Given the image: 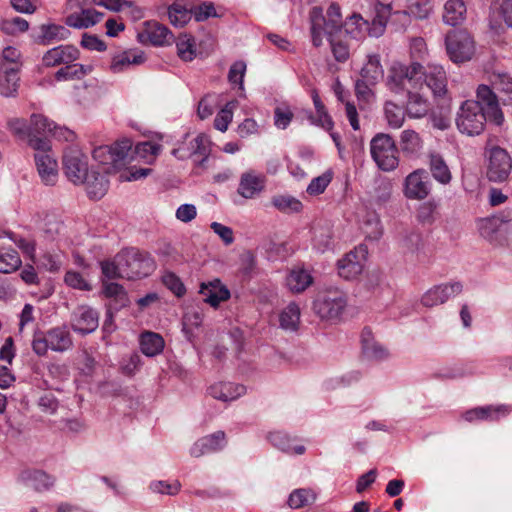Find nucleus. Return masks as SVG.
I'll return each instance as SVG.
<instances>
[{"instance_id":"nucleus-20","label":"nucleus","mask_w":512,"mask_h":512,"mask_svg":"<svg viewBox=\"0 0 512 512\" xmlns=\"http://www.w3.org/2000/svg\"><path fill=\"white\" fill-rule=\"evenodd\" d=\"M226 444V435L223 431L219 430L195 441L190 448V455L198 458L203 455L216 453L221 451Z\"/></svg>"},{"instance_id":"nucleus-27","label":"nucleus","mask_w":512,"mask_h":512,"mask_svg":"<svg viewBox=\"0 0 512 512\" xmlns=\"http://www.w3.org/2000/svg\"><path fill=\"white\" fill-rule=\"evenodd\" d=\"M18 480L27 487L37 491L49 489L53 483V478L42 470L25 469L19 474Z\"/></svg>"},{"instance_id":"nucleus-23","label":"nucleus","mask_w":512,"mask_h":512,"mask_svg":"<svg viewBox=\"0 0 512 512\" xmlns=\"http://www.w3.org/2000/svg\"><path fill=\"white\" fill-rule=\"evenodd\" d=\"M79 58V50L72 45H60L48 50L42 58L43 65L55 67L75 62Z\"/></svg>"},{"instance_id":"nucleus-53","label":"nucleus","mask_w":512,"mask_h":512,"mask_svg":"<svg viewBox=\"0 0 512 512\" xmlns=\"http://www.w3.org/2000/svg\"><path fill=\"white\" fill-rule=\"evenodd\" d=\"M493 85L503 95L504 104H512V77L508 74H497L494 77Z\"/></svg>"},{"instance_id":"nucleus-35","label":"nucleus","mask_w":512,"mask_h":512,"mask_svg":"<svg viewBox=\"0 0 512 512\" xmlns=\"http://www.w3.org/2000/svg\"><path fill=\"white\" fill-rule=\"evenodd\" d=\"M402 13L415 20H426L434 13L433 0H403Z\"/></svg>"},{"instance_id":"nucleus-44","label":"nucleus","mask_w":512,"mask_h":512,"mask_svg":"<svg viewBox=\"0 0 512 512\" xmlns=\"http://www.w3.org/2000/svg\"><path fill=\"white\" fill-rule=\"evenodd\" d=\"M92 71L91 66H86L80 63H70L65 64L64 67L60 68L55 73V79L58 81L63 80H74L81 79L84 76L88 75Z\"/></svg>"},{"instance_id":"nucleus-4","label":"nucleus","mask_w":512,"mask_h":512,"mask_svg":"<svg viewBox=\"0 0 512 512\" xmlns=\"http://www.w3.org/2000/svg\"><path fill=\"white\" fill-rule=\"evenodd\" d=\"M73 337L66 324L52 327L45 332H36L32 340V350L37 356H46L48 350L64 353L73 348Z\"/></svg>"},{"instance_id":"nucleus-51","label":"nucleus","mask_w":512,"mask_h":512,"mask_svg":"<svg viewBox=\"0 0 512 512\" xmlns=\"http://www.w3.org/2000/svg\"><path fill=\"white\" fill-rule=\"evenodd\" d=\"M7 126L10 132L17 138L21 140H28L29 145L30 138L37 137L36 135H32L30 124H28L23 118H11L7 121Z\"/></svg>"},{"instance_id":"nucleus-9","label":"nucleus","mask_w":512,"mask_h":512,"mask_svg":"<svg viewBox=\"0 0 512 512\" xmlns=\"http://www.w3.org/2000/svg\"><path fill=\"white\" fill-rule=\"evenodd\" d=\"M371 157L382 171H393L399 164L395 141L388 134L379 133L370 142Z\"/></svg>"},{"instance_id":"nucleus-38","label":"nucleus","mask_w":512,"mask_h":512,"mask_svg":"<svg viewBox=\"0 0 512 512\" xmlns=\"http://www.w3.org/2000/svg\"><path fill=\"white\" fill-rule=\"evenodd\" d=\"M300 316L299 305L295 302H290L279 314L280 328L285 331L296 332L299 328Z\"/></svg>"},{"instance_id":"nucleus-47","label":"nucleus","mask_w":512,"mask_h":512,"mask_svg":"<svg viewBox=\"0 0 512 512\" xmlns=\"http://www.w3.org/2000/svg\"><path fill=\"white\" fill-rule=\"evenodd\" d=\"M272 205L282 213H299L303 209L302 202L294 196L283 194L273 196Z\"/></svg>"},{"instance_id":"nucleus-8","label":"nucleus","mask_w":512,"mask_h":512,"mask_svg":"<svg viewBox=\"0 0 512 512\" xmlns=\"http://www.w3.org/2000/svg\"><path fill=\"white\" fill-rule=\"evenodd\" d=\"M131 150L132 142L129 139H123L111 146L96 147L92 156L96 162L103 166L104 173H110L112 170L119 169L126 164Z\"/></svg>"},{"instance_id":"nucleus-41","label":"nucleus","mask_w":512,"mask_h":512,"mask_svg":"<svg viewBox=\"0 0 512 512\" xmlns=\"http://www.w3.org/2000/svg\"><path fill=\"white\" fill-rule=\"evenodd\" d=\"M383 68L378 54H371L367 56V62L361 69V78L371 85H375L380 79L383 78Z\"/></svg>"},{"instance_id":"nucleus-22","label":"nucleus","mask_w":512,"mask_h":512,"mask_svg":"<svg viewBox=\"0 0 512 512\" xmlns=\"http://www.w3.org/2000/svg\"><path fill=\"white\" fill-rule=\"evenodd\" d=\"M361 351L365 359L373 362H381L389 357L388 349L378 342L369 328L361 332Z\"/></svg>"},{"instance_id":"nucleus-18","label":"nucleus","mask_w":512,"mask_h":512,"mask_svg":"<svg viewBox=\"0 0 512 512\" xmlns=\"http://www.w3.org/2000/svg\"><path fill=\"white\" fill-rule=\"evenodd\" d=\"M366 254L367 248L364 245H359L347 253L337 263L339 276L350 280L360 275L363 270Z\"/></svg>"},{"instance_id":"nucleus-21","label":"nucleus","mask_w":512,"mask_h":512,"mask_svg":"<svg viewBox=\"0 0 512 512\" xmlns=\"http://www.w3.org/2000/svg\"><path fill=\"white\" fill-rule=\"evenodd\" d=\"M266 178L262 173L248 170L241 174L237 193L245 199H253L265 188Z\"/></svg>"},{"instance_id":"nucleus-7","label":"nucleus","mask_w":512,"mask_h":512,"mask_svg":"<svg viewBox=\"0 0 512 512\" xmlns=\"http://www.w3.org/2000/svg\"><path fill=\"white\" fill-rule=\"evenodd\" d=\"M122 275L128 280L149 276L155 270L153 258L136 248L124 249L118 253Z\"/></svg>"},{"instance_id":"nucleus-64","label":"nucleus","mask_w":512,"mask_h":512,"mask_svg":"<svg viewBox=\"0 0 512 512\" xmlns=\"http://www.w3.org/2000/svg\"><path fill=\"white\" fill-rule=\"evenodd\" d=\"M437 204L434 201L423 202L417 210V218L422 224H432L436 220Z\"/></svg>"},{"instance_id":"nucleus-24","label":"nucleus","mask_w":512,"mask_h":512,"mask_svg":"<svg viewBox=\"0 0 512 512\" xmlns=\"http://www.w3.org/2000/svg\"><path fill=\"white\" fill-rule=\"evenodd\" d=\"M145 61V56L142 51L136 49H129L116 53L110 63V70L113 73H123L129 70L132 66L140 65Z\"/></svg>"},{"instance_id":"nucleus-43","label":"nucleus","mask_w":512,"mask_h":512,"mask_svg":"<svg viewBox=\"0 0 512 512\" xmlns=\"http://www.w3.org/2000/svg\"><path fill=\"white\" fill-rule=\"evenodd\" d=\"M408 101L406 105V111L411 118H422L424 117L429 109L430 105L428 101L417 92H409Z\"/></svg>"},{"instance_id":"nucleus-63","label":"nucleus","mask_w":512,"mask_h":512,"mask_svg":"<svg viewBox=\"0 0 512 512\" xmlns=\"http://www.w3.org/2000/svg\"><path fill=\"white\" fill-rule=\"evenodd\" d=\"M102 293L107 298H114L121 305H124L126 301V292L122 285L115 282H102Z\"/></svg>"},{"instance_id":"nucleus-56","label":"nucleus","mask_w":512,"mask_h":512,"mask_svg":"<svg viewBox=\"0 0 512 512\" xmlns=\"http://www.w3.org/2000/svg\"><path fill=\"white\" fill-rule=\"evenodd\" d=\"M384 112L390 127L397 129L402 126L404 122V111L402 107L387 101L384 106Z\"/></svg>"},{"instance_id":"nucleus-11","label":"nucleus","mask_w":512,"mask_h":512,"mask_svg":"<svg viewBox=\"0 0 512 512\" xmlns=\"http://www.w3.org/2000/svg\"><path fill=\"white\" fill-rule=\"evenodd\" d=\"M446 51L455 63L469 61L475 53V42L466 30H452L445 37Z\"/></svg>"},{"instance_id":"nucleus-46","label":"nucleus","mask_w":512,"mask_h":512,"mask_svg":"<svg viewBox=\"0 0 512 512\" xmlns=\"http://www.w3.org/2000/svg\"><path fill=\"white\" fill-rule=\"evenodd\" d=\"M21 258L12 247H0V273L8 274L21 266Z\"/></svg>"},{"instance_id":"nucleus-3","label":"nucleus","mask_w":512,"mask_h":512,"mask_svg":"<svg viewBox=\"0 0 512 512\" xmlns=\"http://www.w3.org/2000/svg\"><path fill=\"white\" fill-rule=\"evenodd\" d=\"M421 64L412 63L404 65L399 62L393 63L388 69L386 87L396 95H405L412 89H422Z\"/></svg>"},{"instance_id":"nucleus-30","label":"nucleus","mask_w":512,"mask_h":512,"mask_svg":"<svg viewBox=\"0 0 512 512\" xmlns=\"http://www.w3.org/2000/svg\"><path fill=\"white\" fill-rule=\"evenodd\" d=\"M69 35L70 31L62 25L42 24L35 40L40 45H50L67 39Z\"/></svg>"},{"instance_id":"nucleus-62","label":"nucleus","mask_w":512,"mask_h":512,"mask_svg":"<svg viewBox=\"0 0 512 512\" xmlns=\"http://www.w3.org/2000/svg\"><path fill=\"white\" fill-rule=\"evenodd\" d=\"M162 283L177 297L183 296L186 292L185 286L181 279L173 272H164L162 275Z\"/></svg>"},{"instance_id":"nucleus-10","label":"nucleus","mask_w":512,"mask_h":512,"mask_svg":"<svg viewBox=\"0 0 512 512\" xmlns=\"http://www.w3.org/2000/svg\"><path fill=\"white\" fill-rule=\"evenodd\" d=\"M383 15L380 13L377 15V19L374 20V25H377L373 29H369V24L362 18L360 14H353L344 22L342 26V33L354 40H360L365 37L366 32L375 37L381 35L384 31L387 17L390 15L392 7L391 4L383 5Z\"/></svg>"},{"instance_id":"nucleus-5","label":"nucleus","mask_w":512,"mask_h":512,"mask_svg":"<svg viewBox=\"0 0 512 512\" xmlns=\"http://www.w3.org/2000/svg\"><path fill=\"white\" fill-rule=\"evenodd\" d=\"M30 147L34 149L37 172L43 184L53 186L58 180V163L51 152L50 141L44 137L30 138Z\"/></svg>"},{"instance_id":"nucleus-1","label":"nucleus","mask_w":512,"mask_h":512,"mask_svg":"<svg viewBox=\"0 0 512 512\" xmlns=\"http://www.w3.org/2000/svg\"><path fill=\"white\" fill-rule=\"evenodd\" d=\"M476 95L477 100L462 103L456 117L458 130L469 136L481 134L487 121L498 126L504 121L498 98L489 86L479 85Z\"/></svg>"},{"instance_id":"nucleus-16","label":"nucleus","mask_w":512,"mask_h":512,"mask_svg":"<svg viewBox=\"0 0 512 512\" xmlns=\"http://www.w3.org/2000/svg\"><path fill=\"white\" fill-rule=\"evenodd\" d=\"M70 325L77 334H90L99 326V313L88 305H80L71 313Z\"/></svg>"},{"instance_id":"nucleus-39","label":"nucleus","mask_w":512,"mask_h":512,"mask_svg":"<svg viewBox=\"0 0 512 512\" xmlns=\"http://www.w3.org/2000/svg\"><path fill=\"white\" fill-rule=\"evenodd\" d=\"M165 346L164 339L155 332H144L140 337V348L143 354L148 357H154L160 354Z\"/></svg>"},{"instance_id":"nucleus-33","label":"nucleus","mask_w":512,"mask_h":512,"mask_svg":"<svg viewBox=\"0 0 512 512\" xmlns=\"http://www.w3.org/2000/svg\"><path fill=\"white\" fill-rule=\"evenodd\" d=\"M103 13L95 9H82L80 13H72L65 19V24L76 29L89 28L98 23Z\"/></svg>"},{"instance_id":"nucleus-48","label":"nucleus","mask_w":512,"mask_h":512,"mask_svg":"<svg viewBox=\"0 0 512 512\" xmlns=\"http://www.w3.org/2000/svg\"><path fill=\"white\" fill-rule=\"evenodd\" d=\"M147 33L150 42L155 46H164L170 44L173 40L170 30L159 23L152 24L148 28Z\"/></svg>"},{"instance_id":"nucleus-26","label":"nucleus","mask_w":512,"mask_h":512,"mask_svg":"<svg viewBox=\"0 0 512 512\" xmlns=\"http://www.w3.org/2000/svg\"><path fill=\"white\" fill-rule=\"evenodd\" d=\"M200 293L204 297V301L212 307H217L221 302L230 298V291L219 279L202 283Z\"/></svg>"},{"instance_id":"nucleus-55","label":"nucleus","mask_w":512,"mask_h":512,"mask_svg":"<svg viewBox=\"0 0 512 512\" xmlns=\"http://www.w3.org/2000/svg\"><path fill=\"white\" fill-rule=\"evenodd\" d=\"M500 224L494 216L482 218L477 221V229L481 237L488 241H493L497 232L499 231Z\"/></svg>"},{"instance_id":"nucleus-57","label":"nucleus","mask_w":512,"mask_h":512,"mask_svg":"<svg viewBox=\"0 0 512 512\" xmlns=\"http://www.w3.org/2000/svg\"><path fill=\"white\" fill-rule=\"evenodd\" d=\"M178 56L184 61H192L196 55L194 39L183 35L176 42Z\"/></svg>"},{"instance_id":"nucleus-58","label":"nucleus","mask_w":512,"mask_h":512,"mask_svg":"<svg viewBox=\"0 0 512 512\" xmlns=\"http://www.w3.org/2000/svg\"><path fill=\"white\" fill-rule=\"evenodd\" d=\"M479 411H482L481 420L496 421L501 417H505L510 414L511 407L506 404L501 405H487L479 407Z\"/></svg>"},{"instance_id":"nucleus-52","label":"nucleus","mask_w":512,"mask_h":512,"mask_svg":"<svg viewBox=\"0 0 512 512\" xmlns=\"http://www.w3.org/2000/svg\"><path fill=\"white\" fill-rule=\"evenodd\" d=\"M237 106V101L232 100L226 103V105L219 111L214 119V127L225 132L228 129L229 124L233 118V111Z\"/></svg>"},{"instance_id":"nucleus-12","label":"nucleus","mask_w":512,"mask_h":512,"mask_svg":"<svg viewBox=\"0 0 512 512\" xmlns=\"http://www.w3.org/2000/svg\"><path fill=\"white\" fill-rule=\"evenodd\" d=\"M209 152L210 140L206 134L199 133L194 138L190 139V134L186 133L183 136V141H181L178 147L174 148L171 153L179 160H185L190 157L199 155L202 157V159L197 162V165L204 167L208 159Z\"/></svg>"},{"instance_id":"nucleus-50","label":"nucleus","mask_w":512,"mask_h":512,"mask_svg":"<svg viewBox=\"0 0 512 512\" xmlns=\"http://www.w3.org/2000/svg\"><path fill=\"white\" fill-rule=\"evenodd\" d=\"M315 501V495L310 489H295L288 498V505L292 509H299Z\"/></svg>"},{"instance_id":"nucleus-13","label":"nucleus","mask_w":512,"mask_h":512,"mask_svg":"<svg viewBox=\"0 0 512 512\" xmlns=\"http://www.w3.org/2000/svg\"><path fill=\"white\" fill-rule=\"evenodd\" d=\"M63 170L69 181L83 184L90 172L87 156L75 146L67 147L63 153Z\"/></svg>"},{"instance_id":"nucleus-49","label":"nucleus","mask_w":512,"mask_h":512,"mask_svg":"<svg viewBox=\"0 0 512 512\" xmlns=\"http://www.w3.org/2000/svg\"><path fill=\"white\" fill-rule=\"evenodd\" d=\"M192 9H187L181 3H173L168 8V17L175 27H183L192 16Z\"/></svg>"},{"instance_id":"nucleus-61","label":"nucleus","mask_w":512,"mask_h":512,"mask_svg":"<svg viewBox=\"0 0 512 512\" xmlns=\"http://www.w3.org/2000/svg\"><path fill=\"white\" fill-rule=\"evenodd\" d=\"M54 122L49 120L47 117L41 114H32L30 119L31 133L32 135L42 134L45 135L47 133L52 132V127Z\"/></svg>"},{"instance_id":"nucleus-25","label":"nucleus","mask_w":512,"mask_h":512,"mask_svg":"<svg viewBox=\"0 0 512 512\" xmlns=\"http://www.w3.org/2000/svg\"><path fill=\"white\" fill-rule=\"evenodd\" d=\"M246 393V387L232 382H218L208 388V394L214 399L230 402Z\"/></svg>"},{"instance_id":"nucleus-54","label":"nucleus","mask_w":512,"mask_h":512,"mask_svg":"<svg viewBox=\"0 0 512 512\" xmlns=\"http://www.w3.org/2000/svg\"><path fill=\"white\" fill-rule=\"evenodd\" d=\"M340 34H333L328 37L331 45V51L336 61L345 62L350 56L349 44L340 39Z\"/></svg>"},{"instance_id":"nucleus-29","label":"nucleus","mask_w":512,"mask_h":512,"mask_svg":"<svg viewBox=\"0 0 512 512\" xmlns=\"http://www.w3.org/2000/svg\"><path fill=\"white\" fill-rule=\"evenodd\" d=\"M467 7L464 0H446L442 20L449 26L462 24L466 19Z\"/></svg>"},{"instance_id":"nucleus-17","label":"nucleus","mask_w":512,"mask_h":512,"mask_svg":"<svg viewBox=\"0 0 512 512\" xmlns=\"http://www.w3.org/2000/svg\"><path fill=\"white\" fill-rule=\"evenodd\" d=\"M462 290L463 285L459 281L435 285L422 295L421 304L427 308L444 304L450 298L459 295Z\"/></svg>"},{"instance_id":"nucleus-15","label":"nucleus","mask_w":512,"mask_h":512,"mask_svg":"<svg viewBox=\"0 0 512 512\" xmlns=\"http://www.w3.org/2000/svg\"><path fill=\"white\" fill-rule=\"evenodd\" d=\"M431 181L425 169H416L404 180L403 193L407 199L423 200L431 192Z\"/></svg>"},{"instance_id":"nucleus-37","label":"nucleus","mask_w":512,"mask_h":512,"mask_svg":"<svg viewBox=\"0 0 512 512\" xmlns=\"http://www.w3.org/2000/svg\"><path fill=\"white\" fill-rule=\"evenodd\" d=\"M313 283V277L303 268L291 269L286 277L287 287L295 293L305 291Z\"/></svg>"},{"instance_id":"nucleus-40","label":"nucleus","mask_w":512,"mask_h":512,"mask_svg":"<svg viewBox=\"0 0 512 512\" xmlns=\"http://www.w3.org/2000/svg\"><path fill=\"white\" fill-rule=\"evenodd\" d=\"M400 149L407 157H416L422 149V141L417 132L406 129L400 134Z\"/></svg>"},{"instance_id":"nucleus-59","label":"nucleus","mask_w":512,"mask_h":512,"mask_svg":"<svg viewBox=\"0 0 512 512\" xmlns=\"http://www.w3.org/2000/svg\"><path fill=\"white\" fill-rule=\"evenodd\" d=\"M161 151L162 145L152 141L140 142L135 146L136 155L145 159L147 162L154 160Z\"/></svg>"},{"instance_id":"nucleus-42","label":"nucleus","mask_w":512,"mask_h":512,"mask_svg":"<svg viewBox=\"0 0 512 512\" xmlns=\"http://www.w3.org/2000/svg\"><path fill=\"white\" fill-rule=\"evenodd\" d=\"M312 100L316 110V117L312 115V112H309V119L311 123L321 126L323 129L327 131H331L333 128V121L331 117L328 115L325 106L322 103L316 90L312 91Z\"/></svg>"},{"instance_id":"nucleus-28","label":"nucleus","mask_w":512,"mask_h":512,"mask_svg":"<svg viewBox=\"0 0 512 512\" xmlns=\"http://www.w3.org/2000/svg\"><path fill=\"white\" fill-rule=\"evenodd\" d=\"M266 439L273 447L289 455H302L306 451L304 445H293V439L283 431L269 432Z\"/></svg>"},{"instance_id":"nucleus-36","label":"nucleus","mask_w":512,"mask_h":512,"mask_svg":"<svg viewBox=\"0 0 512 512\" xmlns=\"http://www.w3.org/2000/svg\"><path fill=\"white\" fill-rule=\"evenodd\" d=\"M105 174L103 171L96 172L94 170L88 173L87 180L83 184H86L87 193L90 198L100 199L106 194L109 182Z\"/></svg>"},{"instance_id":"nucleus-45","label":"nucleus","mask_w":512,"mask_h":512,"mask_svg":"<svg viewBox=\"0 0 512 512\" xmlns=\"http://www.w3.org/2000/svg\"><path fill=\"white\" fill-rule=\"evenodd\" d=\"M362 373L358 370H351L341 375L328 378L324 382L327 390L346 388L360 381Z\"/></svg>"},{"instance_id":"nucleus-19","label":"nucleus","mask_w":512,"mask_h":512,"mask_svg":"<svg viewBox=\"0 0 512 512\" xmlns=\"http://www.w3.org/2000/svg\"><path fill=\"white\" fill-rule=\"evenodd\" d=\"M421 83L431 90L434 96H442L446 93L447 76L441 65L430 63L426 67L421 65Z\"/></svg>"},{"instance_id":"nucleus-2","label":"nucleus","mask_w":512,"mask_h":512,"mask_svg":"<svg viewBox=\"0 0 512 512\" xmlns=\"http://www.w3.org/2000/svg\"><path fill=\"white\" fill-rule=\"evenodd\" d=\"M311 38L315 47L323 44V37H331L333 34L342 35V15L340 7L336 3L330 4L326 16L322 9L314 7L310 13Z\"/></svg>"},{"instance_id":"nucleus-14","label":"nucleus","mask_w":512,"mask_h":512,"mask_svg":"<svg viewBox=\"0 0 512 512\" xmlns=\"http://www.w3.org/2000/svg\"><path fill=\"white\" fill-rule=\"evenodd\" d=\"M487 177L493 182H503L512 170V160L506 150L492 147L486 152Z\"/></svg>"},{"instance_id":"nucleus-60","label":"nucleus","mask_w":512,"mask_h":512,"mask_svg":"<svg viewBox=\"0 0 512 512\" xmlns=\"http://www.w3.org/2000/svg\"><path fill=\"white\" fill-rule=\"evenodd\" d=\"M332 177V172L326 171L322 175L313 178L307 186L306 192L312 196L322 194L330 184Z\"/></svg>"},{"instance_id":"nucleus-31","label":"nucleus","mask_w":512,"mask_h":512,"mask_svg":"<svg viewBox=\"0 0 512 512\" xmlns=\"http://www.w3.org/2000/svg\"><path fill=\"white\" fill-rule=\"evenodd\" d=\"M428 165L432 177L442 185H448L452 180V173L443 156L437 152L428 155Z\"/></svg>"},{"instance_id":"nucleus-6","label":"nucleus","mask_w":512,"mask_h":512,"mask_svg":"<svg viewBox=\"0 0 512 512\" xmlns=\"http://www.w3.org/2000/svg\"><path fill=\"white\" fill-rule=\"evenodd\" d=\"M347 295L337 288L320 291L313 301V311L326 321L339 320L347 307Z\"/></svg>"},{"instance_id":"nucleus-32","label":"nucleus","mask_w":512,"mask_h":512,"mask_svg":"<svg viewBox=\"0 0 512 512\" xmlns=\"http://www.w3.org/2000/svg\"><path fill=\"white\" fill-rule=\"evenodd\" d=\"M103 13L95 9H82L80 13H72L65 19V24L76 29L89 28L98 23Z\"/></svg>"},{"instance_id":"nucleus-34","label":"nucleus","mask_w":512,"mask_h":512,"mask_svg":"<svg viewBox=\"0 0 512 512\" xmlns=\"http://www.w3.org/2000/svg\"><path fill=\"white\" fill-rule=\"evenodd\" d=\"M19 69L0 63V93L9 97L15 94L19 83Z\"/></svg>"}]
</instances>
